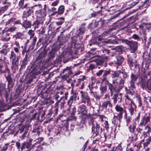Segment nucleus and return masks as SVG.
<instances>
[{
  "label": "nucleus",
  "instance_id": "f257e3e1",
  "mask_svg": "<svg viewBox=\"0 0 151 151\" xmlns=\"http://www.w3.org/2000/svg\"><path fill=\"white\" fill-rule=\"evenodd\" d=\"M125 43L129 47V50L132 53L134 52L137 49L138 42L136 41H129L125 39H119V40H110V42L113 44H118V41Z\"/></svg>",
  "mask_w": 151,
  "mask_h": 151
},
{
  "label": "nucleus",
  "instance_id": "f03ea898",
  "mask_svg": "<svg viewBox=\"0 0 151 151\" xmlns=\"http://www.w3.org/2000/svg\"><path fill=\"white\" fill-rule=\"evenodd\" d=\"M41 63H35L32 66L31 68L32 70L29 74L32 81L33 78L43 71V68L41 67Z\"/></svg>",
  "mask_w": 151,
  "mask_h": 151
},
{
  "label": "nucleus",
  "instance_id": "7ed1b4c3",
  "mask_svg": "<svg viewBox=\"0 0 151 151\" xmlns=\"http://www.w3.org/2000/svg\"><path fill=\"white\" fill-rule=\"evenodd\" d=\"M90 125L92 126V132L95 134L94 136H96L99 134V132L101 133L102 132V128L99 129L100 126L98 123L95 121L93 118H90L88 121Z\"/></svg>",
  "mask_w": 151,
  "mask_h": 151
},
{
  "label": "nucleus",
  "instance_id": "20e7f679",
  "mask_svg": "<svg viewBox=\"0 0 151 151\" xmlns=\"http://www.w3.org/2000/svg\"><path fill=\"white\" fill-rule=\"evenodd\" d=\"M80 93L81 96V103L86 104L87 106H90V109H92L93 111L94 108L93 106H91V101L87 93L82 91H81Z\"/></svg>",
  "mask_w": 151,
  "mask_h": 151
},
{
  "label": "nucleus",
  "instance_id": "39448f33",
  "mask_svg": "<svg viewBox=\"0 0 151 151\" xmlns=\"http://www.w3.org/2000/svg\"><path fill=\"white\" fill-rule=\"evenodd\" d=\"M124 118L126 120V125L128 127L129 132L132 133H134L136 127V122H134H134L132 124L129 125L130 123H131V120L132 119L130 116H127V113H126L125 114Z\"/></svg>",
  "mask_w": 151,
  "mask_h": 151
},
{
  "label": "nucleus",
  "instance_id": "423d86ee",
  "mask_svg": "<svg viewBox=\"0 0 151 151\" xmlns=\"http://www.w3.org/2000/svg\"><path fill=\"white\" fill-rule=\"evenodd\" d=\"M78 114L80 115L79 117L85 118L88 116V110L86 106L83 104L80 105L78 107Z\"/></svg>",
  "mask_w": 151,
  "mask_h": 151
},
{
  "label": "nucleus",
  "instance_id": "0eeeda50",
  "mask_svg": "<svg viewBox=\"0 0 151 151\" xmlns=\"http://www.w3.org/2000/svg\"><path fill=\"white\" fill-rule=\"evenodd\" d=\"M119 73L120 78L119 82V90H121L124 86V81L128 75L127 73L124 71L122 69L119 70Z\"/></svg>",
  "mask_w": 151,
  "mask_h": 151
},
{
  "label": "nucleus",
  "instance_id": "6e6552de",
  "mask_svg": "<svg viewBox=\"0 0 151 151\" xmlns=\"http://www.w3.org/2000/svg\"><path fill=\"white\" fill-rule=\"evenodd\" d=\"M138 78V75L132 73L130 75V80L128 84V88L132 90L136 88L135 83Z\"/></svg>",
  "mask_w": 151,
  "mask_h": 151
},
{
  "label": "nucleus",
  "instance_id": "1a4fd4ad",
  "mask_svg": "<svg viewBox=\"0 0 151 151\" xmlns=\"http://www.w3.org/2000/svg\"><path fill=\"white\" fill-rule=\"evenodd\" d=\"M6 70H7L6 73H8L7 76L5 77L8 82V86L9 87V86H10L12 87L14 85V82L11 77V74L7 65H6Z\"/></svg>",
  "mask_w": 151,
  "mask_h": 151
},
{
  "label": "nucleus",
  "instance_id": "9d476101",
  "mask_svg": "<svg viewBox=\"0 0 151 151\" xmlns=\"http://www.w3.org/2000/svg\"><path fill=\"white\" fill-rule=\"evenodd\" d=\"M122 93H116L113 95L112 99L113 100V103L115 104L117 103L118 104L121 103L122 99Z\"/></svg>",
  "mask_w": 151,
  "mask_h": 151
},
{
  "label": "nucleus",
  "instance_id": "9b49d317",
  "mask_svg": "<svg viewBox=\"0 0 151 151\" xmlns=\"http://www.w3.org/2000/svg\"><path fill=\"white\" fill-rule=\"evenodd\" d=\"M9 32L6 29L2 31L1 32L2 37L1 39L2 41L8 42L10 40L11 37H7L11 34V33H9Z\"/></svg>",
  "mask_w": 151,
  "mask_h": 151
},
{
  "label": "nucleus",
  "instance_id": "f8f14e48",
  "mask_svg": "<svg viewBox=\"0 0 151 151\" xmlns=\"http://www.w3.org/2000/svg\"><path fill=\"white\" fill-rule=\"evenodd\" d=\"M101 106L102 108V111H106L109 107H112V105L110 100L105 101L102 103Z\"/></svg>",
  "mask_w": 151,
  "mask_h": 151
},
{
  "label": "nucleus",
  "instance_id": "ddd939ff",
  "mask_svg": "<svg viewBox=\"0 0 151 151\" xmlns=\"http://www.w3.org/2000/svg\"><path fill=\"white\" fill-rule=\"evenodd\" d=\"M107 86L108 87V89L110 91L109 92L110 93L111 96H112L113 95V93L116 91H119L120 90H119V86L118 88L116 89V87L113 86L111 83L109 82L107 83Z\"/></svg>",
  "mask_w": 151,
  "mask_h": 151
},
{
  "label": "nucleus",
  "instance_id": "4468645a",
  "mask_svg": "<svg viewBox=\"0 0 151 151\" xmlns=\"http://www.w3.org/2000/svg\"><path fill=\"white\" fill-rule=\"evenodd\" d=\"M115 109L116 111L119 112L117 115H118L119 118L123 117V113H125V114L127 113L126 111L124 109L118 104L116 106Z\"/></svg>",
  "mask_w": 151,
  "mask_h": 151
},
{
  "label": "nucleus",
  "instance_id": "2eb2a0df",
  "mask_svg": "<svg viewBox=\"0 0 151 151\" xmlns=\"http://www.w3.org/2000/svg\"><path fill=\"white\" fill-rule=\"evenodd\" d=\"M116 61H114L113 63L114 65L116 68L118 66H120L122 65L124 60V58L120 56H117L116 57Z\"/></svg>",
  "mask_w": 151,
  "mask_h": 151
},
{
  "label": "nucleus",
  "instance_id": "dca6fc26",
  "mask_svg": "<svg viewBox=\"0 0 151 151\" xmlns=\"http://www.w3.org/2000/svg\"><path fill=\"white\" fill-rule=\"evenodd\" d=\"M150 119L151 117L150 115L145 116L141 119L139 124V126H145L148 123H150Z\"/></svg>",
  "mask_w": 151,
  "mask_h": 151
},
{
  "label": "nucleus",
  "instance_id": "f3484780",
  "mask_svg": "<svg viewBox=\"0 0 151 151\" xmlns=\"http://www.w3.org/2000/svg\"><path fill=\"white\" fill-rule=\"evenodd\" d=\"M63 60L64 63H66L69 60L68 59H66L65 60V57L64 56L63 54H62L60 55L57 56L56 59L54 61L55 64L60 63Z\"/></svg>",
  "mask_w": 151,
  "mask_h": 151
},
{
  "label": "nucleus",
  "instance_id": "a211bd4d",
  "mask_svg": "<svg viewBox=\"0 0 151 151\" xmlns=\"http://www.w3.org/2000/svg\"><path fill=\"white\" fill-rule=\"evenodd\" d=\"M122 117L119 118L118 115L116 116L114 115V117L112 119V124L115 125L116 127L118 126L119 127L120 126V120L122 119Z\"/></svg>",
  "mask_w": 151,
  "mask_h": 151
},
{
  "label": "nucleus",
  "instance_id": "6ab92c4d",
  "mask_svg": "<svg viewBox=\"0 0 151 151\" xmlns=\"http://www.w3.org/2000/svg\"><path fill=\"white\" fill-rule=\"evenodd\" d=\"M111 76L113 78V83L115 84L118 83L117 80L118 77L119 76V70L113 72L111 74Z\"/></svg>",
  "mask_w": 151,
  "mask_h": 151
},
{
  "label": "nucleus",
  "instance_id": "aec40b11",
  "mask_svg": "<svg viewBox=\"0 0 151 151\" xmlns=\"http://www.w3.org/2000/svg\"><path fill=\"white\" fill-rule=\"evenodd\" d=\"M111 72L110 69H109L107 70H104L103 74L101 78V83H102L104 81L106 82V83L109 82L107 78V76Z\"/></svg>",
  "mask_w": 151,
  "mask_h": 151
},
{
  "label": "nucleus",
  "instance_id": "412c9836",
  "mask_svg": "<svg viewBox=\"0 0 151 151\" xmlns=\"http://www.w3.org/2000/svg\"><path fill=\"white\" fill-rule=\"evenodd\" d=\"M5 64V61L4 59L2 58H0V72L1 73H6L7 72V70H6V65H7L8 66L9 64H6L5 65V70H3L4 68V65Z\"/></svg>",
  "mask_w": 151,
  "mask_h": 151
},
{
  "label": "nucleus",
  "instance_id": "4be33fe9",
  "mask_svg": "<svg viewBox=\"0 0 151 151\" xmlns=\"http://www.w3.org/2000/svg\"><path fill=\"white\" fill-rule=\"evenodd\" d=\"M44 20V18H37V20L34 22L33 24L32 25L34 27V30L36 28H38L39 25L40 24H42L43 21Z\"/></svg>",
  "mask_w": 151,
  "mask_h": 151
},
{
  "label": "nucleus",
  "instance_id": "5701e85b",
  "mask_svg": "<svg viewBox=\"0 0 151 151\" xmlns=\"http://www.w3.org/2000/svg\"><path fill=\"white\" fill-rule=\"evenodd\" d=\"M72 67H67L66 68L64 69L61 72V73L62 74H65L64 76L68 77L71 75L72 72L71 69L72 68Z\"/></svg>",
  "mask_w": 151,
  "mask_h": 151
},
{
  "label": "nucleus",
  "instance_id": "b1692460",
  "mask_svg": "<svg viewBox=\"0 0 151 151\" xmlns=\"http://www.w3.org/2000/svg\"><path fill=\"white\" fill-rule=\"evenodd\" d=\"M23 22L21 24L22 26L25 29H27L31 28L32 25L31 22L30 21H28L26 19L23 20Z\"/></svg>",
  "mask_w": 151,
  "mask_h": 151
},
{
  "label": "nucleus",
  "instance_id": "393cba45",
  "mask_svg": "<svg viewBox=\"0 0 151 151\" xmlns=\"http://www.w3.org/2000/svg\"><path fill=\"white\" fill-rule=\"evenodd\" d=\"M36 14H37L38 18H44L46 15V13H45V9H41L36 11Z\"/></svg>",
  "mask_w": 151,
  "mask_h": 151
},
{
  "label": "nucleus",
  "instance_id": "a878e982",
  "mask_svg": "<svg viewBox=\"0 0 151 151\" xmlns=\"http://www.w3.org/2000/svg\"><path fill=\"white\" fill-rule=\"evenodd\" d=\"M32 145V143L31 142H24L22 144V147L21 148V151H22L23 150L26 148L28 149L31 148V150L32 149V147L30 148Z\"/></svg>",
  "mask_w": 151,
  "mask_h": 151
},
{
  "label": "nucleus",
  "instance_id": "bb28decb",
  "mask_svg": "<svg viewBox=\"0 0 151 151\" xmlns=\"http://www.w3.org/2000/svg\"><path fill=\"white\" fill-rule=\"evenodd\" d=\"M96 48H91L89 52V55L91 58H96L97 56V51H96Z\"/></svg>",
  "mask_w": 151,
  "mask_h": 151
},
{
  "label": "nucleus",
  "instance_id": "cd10ccee",
  "mask_svg": "<svg viewBox=\"0 0 151 151\" xmlns=\"http://www.w3.org/2000/svg\"><path fill=\"white\" fill-rule=\"evenodd\" d=\"M41 126L38 124H35L34 126V129L32 130V132L35 133H37V134H39L42 131Z\"/></svg>",
  "mask_w": 151,
  "mask_h": 151
},
{
  "label": "nucleus",
  "instance_id": "c85d7f7f",
  "mask_svg": "<svg viewBox=\"0 0 151 151\" xmlns=\"http://www.w3.org/2000/svg\"><path fill=\"white\" fill-rule=\"evenodd\" d=\"M32 12V10L30 9H29L27 12H24L23 13V15L22 16V19L24 20V18H27V17L31 15Z\"/></svg>",
  "mask_w": 151,
  "mask_h": 151
},
{
  "label": "nucleus",
  "instance_id": "c756f323",
  "mask_svg": "<svg viewBox=\"0 0 151 151\" xmlns=\"http://www.w3.org/2000/svg\"><path fill=\"white\" fill-rule=\"evenodd\" d=\"M136 106L135 104L130 105L129 111L131 115H132L133 114L134 111H136Z\"/></svg>",
  "mask_w": 151,
  "mask_h": 151
},
{
  "label": "nucleus",
  "instance_id": "7c9ffc66",
  "mask_svg": "<svg viewBox=\"0 0 151 151\" xmlns=\"http://www.w3.org/2000/svg\"><path fill=\"white\" fill-rule=\"evenodd\" d=\"M18 60H19L17 59L12 60V65L11 68L12 70L13 69H18Z\"/></svg>",
  "mask_w": 151,
  "mask_h": 151
},
{
  "label": "nucleus",
  "instance_id": "2f4dec72",
  "mask_svg": "<svg viewBox=\"0 0 151 151\" xmlns=\"http://www.w3.org/2000/svg\"><path fill=\"white\" fill-rule=\"evenodd\" d=\"M127 63L130 68L133 67L134 64V62L132 58L128 57L127 59Z\"/></svg>",
  "mask_w": 151,
  "mask_h": 151
},
{
  "label": "nucleus",
  "instance_id": "473e14b6",
  "mask_svg": "<svg viewBox=\"0 0 151 151\" xmlns=\"http://www.w3.org/2000/svg\"><path fill=\"white\" fill-rule=\"evenodd\" d=\"M23 35L24 34L22 33L18 32L16 34L13 35L12 38L16 40L18 39H21Z\"/></svg>",
  "mask_w": 151,
  "mask_h": 151
},
{
  "label": "nucleus",
  "instance_id": "72a5a7b5",
  "mask_svg": "<svg viewBox=\"0 0 151 151\" xmlns=\"http://www.w3.org/2000/svg\"><path fill=\"white\" fill-rule=\"evenodd\" d=\"M58 40L60 45H62L67 41V40L65 37H59Z\"/></svg>",
  "mask_w": 151,
  "mask_h": 151
},
{
  "label": "nucleus",
  "instance_id": "f704fd0d",
  "mask_svg": "<svg viewBox=\"0 0 151 151\" xmlns=\"http://www.w3.org/2000/svg\"><path fill=\"white\" fill-rule=\"evenodd\" d=\"M37 40V37H35L33 39L32 41L31 45H30L29 47V50H32L34 49V47L35 45L36 42Z\"/></svg>",
  "mask_w": 151,
  "mask_h": 151
},
{
  "label": "nucleus",
  "instance_id": "c9c22d12",
  "mask_svg": "<svg viewBox=\"0 0 151 151\" xmlns=\"http://www.w3.org/2000/svg\"><path fill=\"white\" fill-rule=\"evenodd\" d=\"M83 25H85V24H82V25L81 26L79 29L77 31V33L79 35H81L83 34L85 32V27L83 26Z\"/></svg>",
  "mask_w": 151,
  "mask_h": 151
},
{
  "label": "nucleus",
  "instance_id": "e433bc0d",
  "mask_svg": "<svg viewBox=\"0 0 151 151\" xmlns=\"http://www.w3.org/2000/svg\"><path fill=\"white\" fill-rule=\"evenodd\" d=\"M36 143L34 144L32 147V149L35 150L36 151H41L42 149V147L41 146H36Z\"/></svg>",
  "mask_w": 151,
  "mask_h": 151
},
{
  "label": "nucleus",
  "instance_id": "4c0bfd02",
  "mask_svg": "<svg viewBox=\"0 0 151 151\" xmlns=\"http://www.w3.org/2000/svg\"><path fill=\"white\" fill-rule=\"evenodd\" d=\"M10 58L12 60L16 59L17 60H19L18 57L16 56L15 53L13 51H12L11 52V54L10 56Z\"/></svg>",
  "mask_w": 151,
  "mask_h": 151
},
{
  "label": "nucleus",
  "instance_id": "58836bf2",
  "mask_svg": "<svg viewBox=\"0 0 151 151\" xmlns=\"http://www.w3.org/2000/svg\"><path fill=\"white\" fill-rule=\"evenodd\" d=\"M100 90L101 91V96H103L104 94L106 92L107 90V87L106 86H101L100 87Z\"/></svg>",
  "mask_w": 151,
  "mask_h": 151
},
{
  "label": "nucleus",
  "instance_id": "ea45409f",
  "mask_svg": "<svg viewBox=\"0 0 151 151\" xmlns=\"http://www.w3.org/2000/svg\"><path fill=\"white\" fill-rule=\"evenodd\" d=\"M85 83V82H83V79L81 78L79 80V83L78 84L80 86V89H83L84 87Z\"/></svg>",
  "mask_w": 151,
  "mask_h": 151
},
{
  "label": "nucleus",
  "instance_id": "a19ab883",
  "mask_svg": "<svg viewBox=\"0 0 151 151\" xmlns=\"http://www.w3.org/2000/svg\"><path fill=\"white\" fill-rule=\"evenodd\" d=\"M56 52L53 51L52 50L51 51L49 52V54L48 55V58L49 60H51L54 58L55 56V53Z\"/></svg>",
  "mask_w": 151,
  "mask_h": 151
},
{
  "label": "nucleus",
  "instance_id": "79ce46f5",
  "mask_svg": "<svg viewBox=\"0 0 151 151\" xmlns=\"http://www.w3.org/2000/svg\"><path fill=\"white\" fill-rule=\"evenodd\" d=\"M35 30L34 29V30L30 29L28 31L27 34L30 36V39H31L34 37L35 35Z\"/></svg>",
  "mask_w": 151,
  "mask_h": 151
},
{
  "label": "nucleus",
  "instance_id": "37998d69",
  "mask_svg": "<svg viewBox=\"0 0 151 151\" xmlns=\"http://www.w3.org/2000/svg\"><path fill=\"white\" fill-rule=\"evenodd\" d=\"M64 11V6H61L58 9V14H63Z\"/></svg>",
  "mask_w": 151,
  "mask_h": 151
},
{
  "label": "nucleus",
  "instance_id": "c03bdc74",
  "mask_svg": "<svg viewBox=\"0 0 151 151\" xmlns=\"http://www.w3.org/2000/svg\"><path fill=\"white\" fill-rule=\"evenodd\" d=\"M28 62V60L27 59V54H26L25 55V57L24 60L22 61V67H25V65L27 64Z\"/></svg>",
  "mask_w": 151,
  "mask_h": 151
},
{
  "label": "nucleus",
  "instance_id": "a18cd8bd",
  "mask_svg": "<svg viewBox=\"0 0 151 151\" xmlns=\"http://www.w3.org/2000/svg\"><path fill=\"white\" fill-rule=\"evenodd\" d=\"M60 19V20L58 21L55 22L56 24L57 25H60L63 23L64 21V18L63 17H61L58 19V20Z\"/></svg>",
  "mask_w": 151,
  "mask_h": 151
},
{
  "label": "nucleus",
  "instance_id": "49530a36",
  "mask_svg": "<svg viewBox=\"0 0 151 151\" xmlns=\"http://www.w3.org/2000/svg\"><path fill=\"white\" fill-rule=\"evenodd\" d=\"M125 97V100H127L129 101V103L130 105L134 104L133 100L131 99H130L127 95H126Z\"/></svg>",
  "mask_w": 151,
  "mask_h": 151
},
{
  "label": "nucleus",
  "instance_id": "de8ad7c7",
  "mask_svg": "<svg viewBox=\"0 0 151 151\" xmlns=\"http://www.w3.org/2000/svg\"><path fill=\"white\" fill-rule=\"evenodd\" d=\"M74 98V97L73 96H71L68 101L67 104L70 107L73 101Z\"/></svg>",
  "mask_w": 151,
  "mask_h": 151
},
{
  "label": "nucleus",
  "instance_id": "09e8293b",
  "mask_svg": "<svg viewBox=\"0 0 151 151\" xmlns=\"http://www.w3.org/2000/svg\"><path fill=\"white\" fill-rule=\"evenodd\" d=\"M129 88V89L127 90V91L126 92L127 93V94H130L132 96L134 95V89H133L132 90L130 88Z\"/></svg>",
  "mask_w": 151,
  "mask_h": 151
},
{
  "label": "nucleus",
  "instance_id": "8fccbe9b",
  "mask_svg": "<svg viewBox=\"0 0 151 151\" xmlns=\"http://www.w3.org/2000/svg\"><path fill=\"white\" fill-rule=\"evenodd\" d=\"M17 28L15 26H13L12 27H10L7 29H6L9 32H13L15 31L16 29Z\"/></svg>",
  "mask_w": 151,
  "mask_h": 151
},
{
  "label": "nucleus",
  "instance_id": "3c124183",
  "mask_svg": "<svg viewBox=\"0 0 151 151\" xmlns=\"http://www.w3.org/2000/svg\"><path fill=\"white\" fill-rule=\"evenodd\" d=\"M27 130H25L24 132H23V133L21 135L20 137L22 139H25L27 135Z\"/></svg>",
  "mask_w": 151,
  "mask_h": 151
},
{
  "label": "nucleus",
  "instance_id": "603ef678",
  "mask_svg": "<svg viewBox=\"0 0 151 151\" xmlns=\"http://www.w3.org/2000/svg\"><path fill=\"white\" fill-rule=\"evenodd\" d=\"M8 51L9 50L8 49L6 48H3L0 51V52L4 55H6Z\"/></svg>",
  "mask_w": 151,
  "mask_h": 151
},
{
  "label": "nucleus",
  "instance_id": "864d4df0",
  "mask_svg": "<svg viewBox=\"0 0 151 151\" xmlns=\"http://www.w3.org/2000/svg\"><path fill=\"white\" fill-rule=\"evenodd\" d=\"M103 53L102 55H109V53L110 50L106 48H104L101 50Z\"/></svg>",
  "mask_w": 151,
  "mask_h": 151
},
{
  "label": "nucleus",
  "instance_id": "5fc2aeb1",
  "mask_svg": "<svg viewBox=\"0 0 151 151\" xmlns=\"http://www.w3.org/2000/svg\"><path fill=\"white\" fill-rule=\"evenodd\" d=\"M145 129L146 131V132L149 135L150 132H151V128L148 125H147L145 127Z\"/></svg>",
  "mask_w": 151,
  "mask_h": 151
},
{
  "label": "nucleus",
  "instance_id": "6e6d98bb",
  "mask_svg": "<svg viewBox=\"0 0 151 151\" xmlns=\"http://www.w3.org/2000/svg\"><path fill=\"white\" fill-rule=\"evenodd\" d=\"M132 38L135 40H137V41H140L141 38L139 36L135 34H133L132 37Z\"/></svg>",
  "mask_w": 151,
  "mask_h": 151
},
{
  "label": "nucleus",
  "instance_id": "4d7b16f0",
  "mask_svg": "<svg viewBox=\"0 0 151 151\" xmlns=\"http://www.w3.org/2000/svg\"><path fill=\"white\" fill-rule=\"evenodd\" d=\"M104 71V70H101L98 71L96 73V76L99 77L101 76L103 73Z\"/></svg>",
  "mask_w": 151,
  "mask_h": 151
},
{
  "label": "nucleus",
  "instance_id": "13d9d810",
  "mask_svg": "<svg viewBox=\"0 0 151 151\" xmlns=\"http://www.w3.org/2000/svg\"><path fill=\"white\" fill-rule=\"evenodd\" d=\"M147 88L148 89L151 88V80H148L147 83Z\"/></svg>",
  "mask_w": 151,
  "mask_h": 151
},
{
  "label": "nucleus",
  "instance_id": "bf43d9fd",
  "mask_svg": "<svg viewBox=\"0 0 151 151\" xmlns=\"http://www.w3.org/2000/svg\"><path fill=\"white\" fill-rule=\"evenodd\" d=\"M60 48V46L58 45L53 47L52 49V50L56 52Z\"/></svg>",
  "mask_w": 151,
  "mask_h": 151
},
{
  "label": "nucleus",
  "instance_id": "052dcab7",
  "mask_svg": "<svg viewBox=\"0 0 151 151\" xmlns=\"http://www.w3.org/2000/svg\"><path fill=\"white\" fill-rule=\"evenodd\" d=\"M15 20V19L14 18H12L9 19L7 22L6 25L7 24H10L11 23L14 22Z\"/></svg>",
  "mask_w": 151,
  "mask_h": 151
},
{
  "label": "nucleus",
  "instance_id": "680f3d73",
  "mask_svg": "<svg viewBox=\"0 0 151 151\" xmlns=\"http://www.w3.org/2000/svg\"><path fill=\"white\" fill-rule=\"evenodd\" d=\"M24 128L25 127H22L20 128L18 131V132L20 134H22L23 132H24Z\"/></svg>",
  "mask_w": 151,
  "mask_h": 151
},
{
  "label": "nucleus",
  "instance_id": "e2e57ef3",
  "mask_svg": "<svg viewBox=\"0 0 151 151\" xmlns=\"http://www.w3.org/2000/svg\"><path fill=\"white\" fill-rule=\"evenodd\" d=\"M107 0H101V2L99 3V5H103L105 6V5H106L107 4H105V2H106V4H107Z\"/></svg>",
  "mask_w": 151,
  "mask_h": 151
},
{
  "label": "nucleus",
  "instance_id": "0e129e2a",
  "mask_svg": "<svg viewBox=\"0 0 151 151\" xmlns=\"http://www.w3.org/2000/svg\"><path fill=\"white\" fill-rule=\"evenodd\" d=\"M52 113H53V112L52 109H51L48 111V113L47 115L48 117L50 118L51 116Z\"/></svg>",
  "mask_w": 151,
  "mask_h": 151
},
{
  "label": "nucleus",
  "instance_id": "69168bd1",
  "mask_svg": "<svg viewBox=\"0 0 151 151\" xmlns=\"http://www.w3.org/2000/svg\"><path fill=\"white\" fill-rule=\"evenodd\" d=\"M58 107H54V109L52 111L53 113L55 115H56L58 114Z\"/></svg>",
  "mask_w": 151,
  "mask_h": 151
},
{
  "label": "nucleus",
  "instance_id": "338daca9",
  "mask_svg": "<svg viewBox=\"0 0 151 151\" xmlns=\"http://www.w3.org/2000/svg\"><path fill=\"white\" fill-rule=\"evenodd\" d=\"M116 151H123L122 146L120 145H119L116 147Z\"/></svg>",
  "mask_w": 151,
  "mask_h": 151
},
{
  "label": "nucleus",
  "instance_id": "774afa93",
  "mask_svg": "<svg viewBox=\"0 0 151 151\" xmlns=\"http://www.w3.org/2000/svg\"><path fill=\"white\" fill-rule=\"evenodd\" d=\"M8 147V144H5L4 146H3V147L1 148V150L2 151H6L7 149V148Z\"/></svg>",
  "mask_w": 151,
  "mask_h": 151
}]
</instances>
